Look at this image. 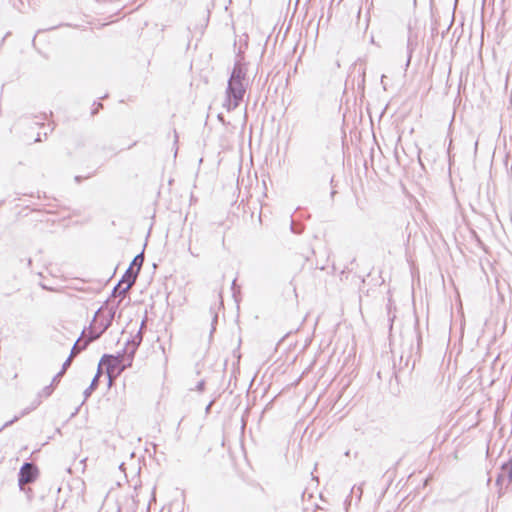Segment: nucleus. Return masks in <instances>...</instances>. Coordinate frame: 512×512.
<instances>
[{
  "label": "nucleus",
  "mask_w": 512,
  "mask_h": 512,
  "mask_svg": "<svg viewBox=\"0 0 512 512\" xmlns=\"http://www.w3.org/2000/svg\"><path fill=\"white\" fill-rule=\"evenodd\" d=\"M38 476V469L33 463H24L19 472L18 482L20 487L32 483Z\"/></svg>",
  "instance_id": "nucleus-4"
},
{
  "label": "nucleus",
  "mask_w": 512,
  "mask_h": 512,
  "mask_svg": "<svg viewBox=\"0 0 512 512\" xmlns=\"http://www.w3.org/2000/svg\"><path fill=\"white\" fill-rule=\"evenodd\" d=\"M71 360H72V358L68 357V359L64 362L62 370L59 372V375H63L65 373L66 369L69 367V365L71 363Z\"/></svg>",
  "instance_id": "nucleus-10"
},
{
  "label": "nucleus",
  "mask_w": 512,
  "mask_h": 512,
  "mask_svg": "<svg viewBox=\"0 0 512 512\" xmlns=\"http://www.w3.org/2000/svg\"><path fill=\"white\" fill-rule=\"evenodd\" d=\"M25 414V412L21 413L20 416H15L12 420L6 422L1 428H0V431H2L4 428L8 427L9 425H11L12 423H14L15 421H17L21 416H23Z\"/></svg>",
  "instance_id": "nucleus-9"
},
{
  "label": "nucleus",
  "mask_w": 512,
  "mask_h": 512,
  "mask_svg": "<svg viewBox=\"0 0 512 512\" xmlns=\"http://www.w3.org/2000/svg\"><path fill=\"white\" fill-rule=\"evenodd\" d=\"M79 341H80V340H78V341L74 344V346H73V348H72V351H71V354H70V356H69V357L73 358V357H74V356H75V355H76V354L81 350V348L79 347Z\"/></svg>",
  "instance_id": "nucleus-8"
},
{
  "label": "nucleus",
  "mask_w": 512,
  "mask_h": 512,
  "mask_svg": "<svg viewBox=\"0 0 512 512\" xmlns=\"http://www.w3.org/2000/svg\"><path fill=\"white\" fill-rule=\"evenodd\" d=\"M44 392L46 393V395H49L51 393V387L48 386L44 389Z\"/></svg>",
  "instance_id": "nucleus-13"
},
{
  "label": "nucleus",
  "mask_w": 512,
  "mask_h": 512,
  "mask_svg": "<svg viewBox=\"0 0 512 512\" xmlns=\"http://www.w3.org/2000/svg\"><path fill=\"white\" fill-rule=\"evenodd\" d=\"M62 375H59V373L57 375L54 376L53 380H52V384L56 383L59 378L61 377Z\"/></svg>",
  "instance_id": "nucleus-12"
},
{
  "label": "nucleus",
  "mask_w": 512,
  "mask_h": 512,
  "mask_svg": "<svg viewBox=\"0 0 512 512\" xmlns=\"http://www.w3.org/2000/svg\"><path fill=\"white\" fill-rule=\"evenodd\" d=\"M498 482L512 483V459L502 465L498 476Z\"/></svg>",
  "instance_id": "nucleus-5"
},
{
  "label": "nucleus",
  "mask_w": 512,
  "mask_h": 512,
  "mask_svg": "<svg viewBox=\"0 0 512 512\" xmlns=\"http://www.w3.org/2000/svg\"><path fill=\"white\" fill-rule=\"evenodd\" d=\"M204 385H205L204 381H200L196 386L197 391H199V392L203 391Z\"/></svg>",
  "instance_id": "nucleus-11"
},
{
  "label": "nucleus",
  "mask_w": 512,
  "mask_h": 512,
  "mask_svg": "<svg viewBox=\"0 0 512 512\" xmlns=\"http://www.w3.org/2000/svg\"><path fill=\"white\" fill-rule=\"evenodd\" d=\"M384 78H385V75H382V79H381L382 83L384 82Z\"/></svg>",
  "instance_id": "nucleus-15"
},
{
  "label": "nucleus",
  "mask_w": 512,
  "mask_h": 512,
  "mask_svg": "<svg viewBox=\"0 0 512 512\" xmlns=\"http://www.w3.org/2000/svg\"><path fill=\"white\" fill-rule=\"evenodd\" d=\"M138 272L134 271L132 266H130L120 282L117 284V286L114 288L113 293H118L119 295H125V293L131 288V286L134 284Z\"/></svg>",
  "instance_id": "nucleus-3"
},
{
  "label": "nucleus",
  "mask_w": 512,
  "mask_h": 512,
  "mask_svg": "<svg viewBox=\"0 0 512 512\" xmlns=\"http://www.w3.org/2000/svg\"><path fill=\"white\" fill-rule=\"evenodd\" d=\"M135 346H131L129 352L117 355H104L98 365V372L100 373L103 367H106V372L109 377V381L119 374H121L127 367L131 366L133 356L135 353Z\"/></svg>",
  "instance_id": "nucleus-2"
},
{
  "label": "nucleus",
  "mask_w": 512,
  "mask_h": 512,
  "mask_svg": "<svg viewBox=\"0 0 512 512\" xmlns=\"http://www.w3.org/2000/svg\"><path fill=\"white\" fill-rule=\"evenodd\" d=\"M247 87L246 70L241 64H236L228 81L226 99L223 104L228 111L234 110L240 105L246 94Z\"/></svg>",
  "instance_id": "nucleus-1"
},
{
  "label": "nucleus",
  "mask_w": 512,
  "mask_h": 512,
  "mask_svg": "<svg viewBox=\"0 0 512 512\" xmlns=\"http://www.w3.org/2000/svg\"><path fill=\"white\" fill-rule=\"evenodd\" d=\"M143 261H144L143 254L140 253L137 256H135V258L133 259V261H132L130 266H132V268L134 266H136L137 267L136 271L139 272V270H140V268H141V266L143 264Z\"/></svg>",
  "instance_id": "nucleus-7"
},
{
  "label": "nucleus",
  "mask_w": 512,
  "mask_h": 512,
  "mask_svg": "<svg viewBox=\"0 0 512 512\" xmlns=\"http://www.w3.org/2000/svg\"><path fill=\"white\" fill-rule=\"evenodd\" d=\"M109 325H110V321H109V322H107V323L103 326V328H102V331H101V332L105 331V330L108 328V326H109Z\"/></svg>",
  "instance_id": "nucleus-14"
},
{
  "label": "nucleus",
  "mask_w": 512,
  "mask_h": 512,
  "mask_svg": "<svg viewBox=\"0 0 512 512\" xmlns=\"http://www.w3.org/2000/svg\"><path fill=\"white\" fill-rule=\"evenodd\" d=\"M99 372L96 374V376L93 378L90 386L84 391V396H85V399H87L91 392L95 389V387L97 386V383H98V378H99Z\"/></svg>",
  "instance_id": "nucleus-6"
}]
</instances>
